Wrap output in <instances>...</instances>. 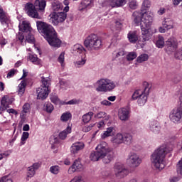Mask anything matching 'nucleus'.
<instances>
[{
	"mask_svg": "<svg viewBox=\"0 0 182 182\" xmlns=\"http://www.w3.org/2000/svg\"><path fill=\"white\" fill-rule=\"evenodd\" d=\"M127 0H108V4L112 8H120L126 5Z\"/></svg>",
	"mask_w": 182,
	"mask_h": 182,
	"instance_id": "obj_28",
	"label": "nucleus"
},
{
	"mask_svg": "<svg viewBox=\"0 0 182 182\" xmlns=\"http://www.w3.org/2000/svg\"><path fill=\"white\" fill-rule=\"evenodd\" d=\"M123 143L125 144H130L133 140V136L130 134H127L124 136L123 135Z\"/></svg>",
	"mask_w": 182,
	"mask_h": 182,
	"instance_id": "obj_48",
	"label": "nucleus"
},
{
	"mask_svg": "<svg viewBox=\"0 0 182 182\" xmlns=\"http://www.w3.org/2000/svg\"><path fill=\"white\" fill-rule=\"evenodd\" d=\"M113 55H114V57L115 58V59H117V58H120V56H124V51L121 50V51L117 52V53L114 52L113 53Z\"/></svg>",
	"mask_w": 182,
	"mask_h": 182,
	"instance_id": "obj_63",
	"label": "nucleus"
},
{
	"mask_svg": "<svg viewBox=\"0 0 182 182\" xmlns=\"http://www.w3.org/2000/svg\"><path fill=\"white\" fill-rule=\"evenodd\" d=\"M50 143L51 144V149H56V146L54 144H58V143H59V139L56 136H51Z\"/></svg>",
	"mask_w": 182,
	"mask_h": 182,
	"instance_id": "obj_51",
	"label": "nucleus"
},
{
	"mask_svg": "<svg viewBox=\"0 0 182 182\" xmlns=\"http://www.w3.org/2000/svg\"><path fill=\"white\" fill-rule=\"evenodd\" d=\"M100 105L101 106H107V107H110L112 106V102H110L109 100H104L100 102Z\"/></svg>",
	"mask_w": 182,
	"mask_h": 182,
	"instance_id": "obj_62",
	"label": "nucleus"
},
{
	"mask_svg": "<svg viewBox=\"0 0 182 182\" xmlns=\"http://www.w3.org/2000/svg\"><path fill=\"white\" fill-rule=\"evenodd\" d=\"M50 22L53 23L54 26H58L59 23H62L66 21V18L68 14L66 12L61 11V12H53L50 14Z\"/></svg>",
	"mask_w": 182,
	"mask_h": 182,
	"instance_id": "obj_10",
	"label": "nucleus"
},
{
	"mask_svg": "<svg viewBox=\"0 0 182 182\" xmlns=\"http://www.w3.org/2000/svg\"><path fill=\"white\" fill-rule=\"evenodd\" d=\"M118 117L122 122H127V120H129V117H130V111L127 108H120L118 110Z\"/></svg>",
	"mask_w": 182,
	"mask_h": 182,
	"instance_id": "obj_20",
	"label": "nucleus"
},
{
	"mask_svg": "<svg viewBox=\"0 0 182 182\" xmlns=\"http://www.w3.org/2000/svg\"><path fill=\"white\" fill-rule=\"evenodd\" d=\"M94 124L97 129H99V130H103V129L106 127V124L105 123V121H100Z\"/></svg>",
	"mask_w": 182,
	"mask_h": 182,
	"instance_id": "obj_54",
	"label": "nucleus"
},
{
	"mask_svg": "<svg viewBox=\"0 0 182 182\" xmlns=\"http://www.w3.org/2000/svg\"><path fill=\"white\" fill-rule=\"evenodd\" d=\"M35 6H38L40 11H43L46 7V1L45 0H36L34 6L32 3H27L25 5L24 10L27 15L31 18H36V19H41L39 14Z\"/></svg>",
	"mask_w": 182,
	"mask_h": 182,
	"instance_id": "obj_5",
	"label": "nucleus"
},
{
	"mask_svg": "<svg viewBox=\"0 0 182 182\" xmlns=\"http://www.w3.org/2000/svg\"><path fill=\"white\" fill-rule=\"evenodd\" d=\"M147 96L149 95L144 94L141 90H136L134 92L132 96V100H137L139 106H144L147 102Z\"/></svg>",
	"mask_w": 182,
	"mask_h": 182,
	"instance_id": "obj_12",
	"label": "nucleus"
},
{
	"mask_svg": "<svg viewBox=\"0 0 182 182\" xmlns=\"http://www.w3.org/2000/svg\"><path fill=\"white\" fill-rule=\"evenodd\" d=\"M44 107L47 113H52L55 109L53 105H52L50 102H46Z\"/></svg>",
	"mask_w": 182,
	"mask_h": 182,
	"instance_id": "obj_49",
	"label": "nucleus"
},
{
	"mask_svg": "<svg viewBox=\"0 0 182 182\" xmlns=\"http://www.w3.org/2000/svg\"><path fill=\"white\" fill-rule=\"evenodd\" d=\"M63 4L65 5L63 12H69V0H64Z\"/></svg>",
	"mask_w": 182,
	"mask_h": 182,
	"instance_id": "obj_60",
	"label": "nucleus"
},
{
	"mask_svg": "<svg viewBox=\"0 0 182 182\" xmlns=\"http://www.w3.org/2000/svg\"><path fill=\"white\" fill-rule=\"evenodd\" d=\"M50 172L51 173V174H54L56 175L58 173L60 172V166H58V165H54L50 167Z\"/></svg>",
	"mask_w": 182,
	"mask_h": 182,
	"instance_id": "obj_47",
	"label": "nucleus"
},
{
	"mask_svg": "<svg viewBox=\"0 0 182 182\" xmlns=\"http://www.w3.org/2000/svg\"><path fill=\"white\" fill-rule=\"evenodd\" d=\"M94 87L96 92L106 93L116 89V82L107 77H102L95 82Z\"/></svg>",
	"mask_w": 182,
	"mask_h": 182,
	"instance_id": "obj_4",
	"label": "nucleus"
},
{
	"mask_svg": "<svg viewBox=\"0 0 182 182\" xmlns=\"http://www.w3.org/2000/svg\"><path fill=\"white\" fill-rule=\"evenodd\" d=\"M19 31L21 32H31L32 31V28H31V24L29 23V21H23L20 22L18 25Z\"/></svg>",
	"mask_w": 182,
	"mask_h": 182,
	"instance_id": "obj_26",
	"label": "nucleus"
},
{
	"mask_svg": "<svg viewBox=\"0 0 182 182\" xmlns=\"http://www.w3.org/2000/svg\"><path fill=\"white\" fill-rule=\"evenodd\" d=\"M95 119H105V120H109L110 116L107 115L105 112L100 111L94 115Z\"/></svg>",
	"mask_w": 182,
	"mask_h": 182,
	"instance_id": "obj_38",
	"label": "nucleus"
},
{
	"mask_svg": "<svg viewBox=\"0 0 182 182\" xmlns=\"http://www.w3.org/2000/svg\"><path fill=\"white\" fill-rule=\"evenodd\" d=\"M6 113H8V117H12V116H11V113H12V114H18V112L14 109H6Z\"/></svg>",
	"mask_w": 182,
	"mask_h": 182,
	"instance_id": "obj_61",
	"label": "nucleus"
},
{
	"mask_svg": "<svg viewBox=\"0 0 182 182\" xmlns=\"http://www.w3.org/2000/svg\"><path fill=\"white\" fill-rule=\"evenodd\" d=\"M52 9L53 11H62L63 9V6L59 1L55 0L52 4Z\"/></svg>",
	"mask_w": 182,
	"mask_h": 182,
	"instance_id": "obj_40",
	"label": "nucleus"
},
{
	"mask_svg": "<svg viewBox=\"0 0 182 182\" xmlns=\"http://www.w3.org/2000/svg\"><path fill=\"white\" fill-rule=\"evenodd\" d=\"M50 100L53 103V105H56L57 106H63L64 101L60 100L56 93L53 92L50 95Z\"/></svg>",
	"mask_w": 182,
	"mask_h": 182,
	"instance_id": "obj_29",
	"label": "nucleus"
},
{
	"mask_svg": "<svg viewBox=\"0 0 182 182\" xmlns=\"http://www.w3.org/2000/svg\"><path fill=\"white\" fill-rule=\"evenodd\" d=\"M149 60V55L146 53L141 54L136 58L137 63H143V62H147Z\"/></svg>",
	"mask_w": 182,
	"mask_h": 182,
	"instance_id": "obj_43",
	"label": "nucleus"
},
{
	"mask_svg": "<svg viewBox=\"0 0 182 182\" xmlns=\"http://www.w3.org/2000/svg\"><path fill=\"white\" fill-rule=\"evenodd\" d=\"M0 182H14L9 176H4L0 178Z\"/></svg>",
	"mask_w": 182,
	"mask_h": 182,
	"instance_id": "obj_58",
	"label": "nucleus"
},
{
	"mask_svg": "<svg viewBox=\"0 0 182 182\" xmlns=\"http://www.w3.org/2000/svg\"><path fill=\"white\" fill-rule=\"evenodd\" d=\"M128 6L130 9H137L139 8V3L136 0H130L128 2Z\"/></svg>",
	"mask_w": 182,
	"mask_h": 182,
	"instance_id": "obj_46",
	"label": "nucleus"
},
{
	"mask_svg": "<svg viewBox=\"0 0 182 182\" xmlns=\"http://www.w3.org/2000/svg\"><path fill=\"white\" fill-rule=\"evenodd\" d=\"M18 93L20 96H22L25 93V89L26 87V80H23L18 87Z\"/></svg>",
	"mask_w": 182,
	"mask_h": 182,
	"instance_id": "obj_37",
	"label": "nucleus"
},
{
	"mask_svg": "<svg viewBox=\"0 0 182 182\" xmlns=\"http://www.w3.org/2000/svg\"><path fill=\"white\" fill-rule=\"evenodd\" d=\"M42 85L38 87L37 92V99L45 100L49 96V90L50 87V78L48 77H41Z\"/></svg>",
	"mask_w": 182,
	"mask_h": 182,
	"instance_id": "obj_7",
	"label": "nucleus"
},
{
	"mask_svg": "<svg viewBox=\"0 0 182 182\" xmlns=\"http://www.w3.org/2000/svg\"><path fill=\"white\" fill-rule=\"evenodd\" d=\"M87 60L86 58V53L85 54H81L80 55H75V60L74 65L75 68H82L86 65V61Z\"/></svg>",
	"mask_w": 182,
	"mask_h": 182,
	"instance_id": "obj_18",
	"label": "nucleus"
},
{
	"mask_svg": "<svg viewBox=\"0 0 182 182\" xmlns=\"http://www.w3.org/2000/svg\"><path fill=\"white\" fill-rule=\"evenodd\" d=\"M0 22L1 25H5L6 26H8V23H9V18L2 9H0Z\"/></svg>",
	"mask_w": 182,
	"mask_h": 182,
	"instance_id": "obj_32",
	"label": "nucleus"
},
{
	"mask_svg": "<svg viewBox=\"0 0 182 182\" xmlns=\"http://www.w3.org/2000/svg\"><path fill=\"white\" fill-rule=\"evenodd\" d=\"M36 27L39 33H41L45 38L50 33H54L55 32V28H53L51 25H49L42 21H36Z\"/></svg>",
	"mask_w": 182,
	"mask_h": 182,
	"instance_id": "obj_9",
	"label": "nucleus"
},
{
	"mask_svg": "<svg viewBox=\"0 0 182 182\" xmlns=\"http://www.w3.org/2000/svg\"><path fill=\"white\" fill-rule=\"evenodd\" d=\"M166 14V8L161 7L158 11V14L159 15H164Z\"/></svg>",
	"mask_w": 182,
	"mask_h": 182,
	"instance_id": "obj_64",
	"label": "nucleus"
},
{
	"mask_svg": "<svg viewBox=\"0 0 182 182\" xmlns=\"http://www.w3.org/2000/svg\"><path fill=\"white\" fill-rule=\"evenodd\" d=\"M84 45L88 50H97L103 46V41L97 35L91 34L85 38Z\"/></svg>",
	"mask_w": 182,
	"mask_h": 182,
	"instance_id": "obj_6",
	"label": "nucleus"
},
{
	"mask_svg": "<svg viewBox=\"0 0 182 182\" xmlns=\"http://www.w3.org/2000/svg\"><path fill=\"white\" fill-rule=\"evenodd\" d=\"M151 6L149 0H143L141 12L134 11L132 14V21L135 25L139 26L141 31L142 38L139 39V42H142L143 45L150 39V27L154 21V14L150 11H147Z\"/></svg>",
	"mask_w": 182,
	"mask_h": 182,
	"instance_id": "obj_1",
	"label": "nucleus"
},
{
	"mask_svg": "<svg viewBox=\"0 0 182 182\" xmlns=\"http://www.w3.org/2000/svg\"><path fill=\"white\" fill-rule=\"evenodd\" d=\"M14 102V98H9L8 95H5L2 97L1 100V106H0V110L1 112H4V110H6L8 107H9V105H11Z\"/></svg>",
	"mask_w": 182,
	"mask_h": 182,
	"instance_id": "obj_19",
	"label": "nucleus"
},
{
	"mask_svg": "<svg viewBox=\"0 0 182 182\" xmlns=\"http://www.w3.org/2000/svg\"><path fill=\"white\" fill-rule=\"evenodd\" d=\"M16 39L17 41H19L23 46H24V45H26V41H25V36H23V33L22 32H18L17 33Z\"/></svg>",
	"mask_w": 182,
	"mask_h": 182,
	"instance_id": "obj_44",
	"label": "nucleus"
},
{
	"mask_svg": "<svg viewBox=\"0 0 182 182\" xmlns=\"http://www.w3.org/2000/svg\"><path fill=\"white\" fill-rule=\"evenodd\" d=\"M114 134V128L113 127H109L106 129L103 133L101 134V139L105 140V139H107V137H110Z\"/></svg>",
	"mask_w": 182,
	"mask_h": 182,
	"instance_id": "obj_30",
	"label": "nucleus"
},
{
	"mask_svg": "<svg viewBox=\"0 0 182 182\" xmlns=\"http://www.w3.org/2000/svg\"><path fill=\"white\" fill-rule=\"evenodd\" d=\"M31 112V105L28 103L25 104L23 106V110L21 111V117H23L26 113H29Z\"/></svg>",
	"mask_w": 182,
	"mask_h": 182,
	"instance_id": "obj_45",
	"label": "nucleus"
},
{
	"mask_svg": "<svg viewBox=\"0 0 182 182\" xmlns=\"http://www.w3.org/2000/svg\"><path fill=\"white\" fill-rule=\"evenodd\" d=\"M161 127H160V124L157 121H151L149 122V130L154 133V134H159L160 133V129Z\"/></svg>",
	"mask_w": 182,
	"mask_h": 182,
	"instance_id": "obj_24",
	"label": "nucleus"
},
{
	"mask_svg": "<svg viewBox=\"0 0 182 182\" xmlns=\"http://www.w3.org/2000/svg\"><path fill=\"white\" fill-rule=\"evenodd\" d=\"M79 105V100L76 99H73L68 102L64 101L63 105Z\"/></svg>",
	"mask_w": 182,
	"mask_h": 182,
	"instance_id": "obj_59",
	"label": "nucleus"
},
{
	"mask_svg": "<svg viewBox=\"0 0 182 182\" xmlns=\"http://www.w3.org/2000/svg\"><path fill=\"white\" fill-rule=\"evenodd\" d=\"M174 58H176V59H178L179 60H182V48L175 51Z\"/></svg>",
	"mask_w": 182,
	"mask_h": 182,
	"instance_id": "obj_56",
	"label": "nucleus"
},
{
	"mask_svg": "<svg viewBox=\"0 0 182 182\" xmlns=\"http://www.w3.org/2000/svg\"><path fill=\"white\" fill-rule=\"evenodd\" d=\"M93 114H94L93 112H89L85 114L84 115H82V121L83 122V123H89V122L92 120V117H93Z\"/></svg>",
	"mask_w": 182,
	"mask_h": 182,
	"instance_id": "obj_41",
	"label": "nucleus"
},
{
	"mask_svg": "<svg viewBox=\"0 0 182 182\" xmlns=\"http://www.w3.org/2000/svg\"><path fill=\"white\" fill-rule=\"evenodd\" d=\"M96 151L92 152L90 156L92 161H99L102 159L107 157V154L112 151V148L109 146V144L102 141L95 148Z\"/></svg>",
	"mask_w": 182,
	"mask_h": 182,
	"instance_id": "obj_3",
	"label": "nucleus"
},
{
	"mask_svg": "<svg viewBox=\"0 0 182 182\" xmlns=\"http://www.w3.org/2000/svg\"><path fill=\"white\" fill-rule=\"evenodd\" d=\"M166 43L168 50L173 51L175 50V49H177V40H176L173 37L168 38Z\"/></svg>",
	"mask_w": 182,
	"mask_h": 182,
	"instance_id": "obj_27",
	"label": "nucleus"
},
{
	"mask_svg": "<svg viewBox=\"0 0 182 182\" xmlns=\"http://www.w3.org/2000/svg\"><path fill=\"white\" fill-rule=\"evenodd\" d=\"M58 62L62 67L65 66V53H61L58 58Z\"/></svg>",
	"mask_w": 182,
	"mask_h": 182,
	"instance_id": "obj_53",
	"label": "nucleus"
},
{
	"mask_svg": "<svg viewBox=\"0 0 182 182\" xmlns=\"http://www.w3.org/2000/svg\"><path fill=\"white\" fill-rule=\"evenodd\" d=\"M72 53H73L75 56L83 55L86 53V49H85V47L80 44H75L72 48Z\"/></svg>",
	"mask_w": 182,
	"mask_h": 182,
	"instance_id": "obj_22",
	"label": "nucleus"
},
{
	"mask_svg": "<svg viewBox=\"0 0 182 182\" xmlns=\"http://www.w3.org/2000/svg\"><path fill=\"white\" fill-rule=\"evenodd\" d=\"M123 134L119 132L111 138V143H112L114 146H119L123 144Z\"/></svg>",
	"mask_w": 182,
	"mask_h": 182,
	"instance_id": "obj_25",
	"label": "nucleus"
},
{
	"mask_svg": "<svg viewBox=\"0 0 182 182\" xmlns=\"http://www.w3.org/2000/svg\"><path fill=\"white\" fill-rule=\"evenodd\" d=\"M60 119L61 122H69V120L72 119V114L69 112H65L62 114Z\"/></svg>",
	"mask_w": 182,
	"mask_h": 182,
	"instance_id": "obj_42",
	"label": "nucleus"
},
{
	"mask_svg": "<svg viewBox=\"0 0 182 182\" xmlns=\"http://www.w3.org/2000/svg\"><path fill=\"white\" fill-rule=\"evenodd\" d=\"M39 167H41V164L38 162L34 163L33 165L29 166L27 168V177L28 178H32V177H33V176H35L36 173V170H38Z\"/></svg>",
	"mask_w": 182,
	"mask_h": 182,
	"instance_id": "obj_21",
	"label": "nucleus"
},
{
	"mask_svg": "<svg viewBox=\"0 0 182 182\" xmlns=\"http://www.w3.org/2000/svg\"><path fill=\"white\" fill-rule=\"evenodd\" d=\"M85 149V143L82 141H77L73 143L70 148V151L72 156H76L79 151H82Z\"/></svg>",
	"mask_w": 182,
	"mask_h": 182,
	"instance_id": "obj_15",
	"label": "nucleus"
},
{
	"mask_svg": "<svg viewBox=\"0 0 182 182\" xmlns=\"http://www.w3.org/2000/svg\"><path fill=\"white\" fill-rule=\"evenodd\" d=\"M137 58V53L136 52H130L127 55V60H134Z\"/></svg>",
	"mask_w": 182,
	"mask_h": 182,
	"instance_id": "obj_55",
	"label": "nucleus"
},
{
	"mask_svg": "<svg viewBox=\"0 0 182 182\" xmlns=\"http://www.w3.org/2000/svg\"><path fill=\"white\" fill-rule=\"evenodd\" d=\"M95 2V0H83L81 2V6L80 11H83V9H90V8H92L93 6V4Z\"/></svg>",
	"mask_w": 182,
	"mask_h": 182,
	"instance_id": "obj_34",
	"label": "nucleus"
},
{
	"mask_svg": "<svg viewBox=\"0 0 182 182\" xmlns=\"http://www.w3.org/2000/svg\"><path fill=\"white\" fill-rule=\"evenodd\" d=\"M127 38L130 43H136L139 41V36H137V31H129L127 34Z\"/></svg>",
	"mask_w": 182,
	"mask_h": 182,
	"instance_id": "obj_33",
	"label": "nucleus"
},
{
	"mask_svg": "<svg viewBox=\"0 0 182 182\" xmlns=\"http://www.w3.org/2000/svg\"><path fill=\"white\" fill-rule=\"evenodd\" d=\"M45 39L48 42L50 46L53 48H60V45H62V41L56 36V31L55 30L53 33H50Z\"/></svg>",
	"mask_w": 182,
	"mask_h": 182,
	"instance_id": "obj_13",
	"label": "nucleus"
},
{
	"mask_svg": "<svg viewBox=\"0 0 182 182\" xmlns=\"http://www.w3.org/2000/svg\"><path fill=\"white\" fill-rule=\"evenodd\" d=\"M143 87L144 90H141L144 94L149 95L150 93V90H151V83L144 81L143 82Z\"/></svg>",
	"mask_w": 182,
	"mask_h": 182,
	"instance_id": "obj_39",
	"label": "nucleus"
},
{
	"mask_svg": "<svg viewBox=\"0 0 182 182\" xmlns=\"http://www.w3.org/2000/svg\"><path fill=\"white\" fill-rule=\"evenodd\" d=\"M179 103L180 107L173 109L168 115L170 122L174 124H180L182 122V90L179 91Z\"/></svg>",
	"mask_w": 182,
	"mask_h": 182,
	"instance_id": "obj_8",
	"label": "nucleus"
},
{
	"mask_svg": "<svg viewBox=\"0 0 182 182\" xmlns=\"http://www.w3.org/2000/svg\"><path fill=\"white\" fill-rule=\"evenodd\" d=\"M82 170H83V165L80 162V160L77 159L68 168V174H73V173H76L77 171H82Z\"/></svg>",
	"mask_w": 182,
	"mask_h": 182,
	"instance_id": "obj_16",
	"label": "nucleus"
},
{
	"mask_svg": "<svg viewBox=\"0 0 182 182\" xmlns=\"http://www.w3.org/2000/svg\"><path fill=\"white\" fill-rule=\"evenodd\" d=\"M26 41L28 43H32L33 48H34L37 52H39V48L35 46V37L31 34V32H28V35L26 36Z\"/></svg>",
	"mask_w": 182,
	"mask_h": 182,
	"instance_id": "obj_35",
	"label": "nucleus"
},
{
	"mask_svg": "<svg viewBox=\"0 0 182 182\" xmlns=\"http://www.w3.org/2000/svg\"><path fill=\"white\" fill-rule=\"evenodd\" d=\"M114 171L116 177H119V178H123L129 174V169H127L124 165L122 164H117L114 166Z\"/></svg>",
	"mask_w": 182,
	"mask_h": 182,
	"instance_id": "obj_14",
	"label": "nucleus"
},
{
	"mask_svg": "<svg viewBox=\"0 0 182 182\" xmlns=\"http://www.w3.org/2000/svg\"><path fill=\"white\" fill-rule=\"evenodd\" d=\"M70 133H72V125H68L66 129L59 133L58 137L61 140H65L68 137V134H70Z\"/></svg>",
	"mask_w": 182,
	"mask_h": 182,
	"instance_id": "obj_31",
	"label": "nucleus"
},
{
	"mask_svg": "<svg viewBox=\"0 0 182 182\" xmlns=\"http://www.w3.org/2000/svg\"><path fill=\"white\" fill-rule=\"evenodd\" d=\"M173 151V148L170 146H162L156 149L151 156V161L152 166L155 167L156 170L161 171L164 168V158L167 153Z\"/></svg>",
	"mask_w": 182,
	"mask_h": 182,
	"instance_id": "obj_2",
	"label": "nucleus"
},
{
	"mask_svg": "<svg viewBox=\"0 0 182 182\" xmlns=\"http://www.w3.org/2000/svg\"><path fill=\"white\" fill-rule=\"evenodd\" d=\"M93 127H95V124H90V125L85 126L82 127V132H84V133H87L88 132H90Z\"/></svg>",
	"mask_w": 182,
	"mask_h": 182,
	"instance_id": "obj_57",
	"label": "nucleus"
},
{
	"mask_svg": "<svg viewBox=\"0 0 182 182\" xmlns=\"http://www.w3.org/2000/svg\"><path fill=\"white\" fill-rule=\"evenodd\" d=\"M28 62H31L33 65H36L37 66H41L42 60L38 58L36 54L28 53L27 55Z\"/></svg>",
	"mask_w": 182,
	"mask_h": 182,
	"instance_id": "obj_23",
	"label": "nucleus"
},
{
	"mask_svg": "<svg viewBox=\"0 0 182 182\" xmlns=\"http://www.w3.org/2000/svg\"><path fill=\"white\" fill-rule=\"evenodd\" d=\"M127 163L132 167V168H137L141 164V158L140 155L136 152H130L128 155Z\"/></svg>",
	"mask_w": 182,
	"mask_h": 182,
	"instance_id": "obj_11",
	"label": "nucleus"
},
{
	"mask_svg": "<svg viewBox=\"0 0 182 182\" xmlns=\"http://www.w3.org/2000/svg\"><path fill=\"white\" fill-rule=\"evenodd\" d=\"M29 139V132H24L22 134L21 139V145L23 146L26 140Z\"/></svg>",
	"mask_w": 182,
	"mask_h": 182,
	"instance_id": "obj_50",
	"label": "nucleus"
},
{
	"mask_svg": "<svg viewBox=\"0 0 182 182\" xmlns=\"http://www.w3.org/2000/svg\"><path fill=\"white\" fill-rule=\"evenodd\" d=\"M11 153H12V151H11L0 150V161L3 160V159H4V157H8V156H11Z\"/></svg>",
	"mask_w": 182,
	"mask_h": 182,
	"instance_id": "obj_52",
	"label": "nucleus"
},
{
	"mask_svg": "<svg viewBox=\"0 0 182 182\" xmlns=\"http://www.w3.org/2000/svg\"><path fill=\"white\" fill-rule=\"evenodd\" d=\"M161 26L166 28V31H170V29H174V28H176V23L173 18L170 17H165L161 21Z\"/></svg>",
	"mask_w": 182,
	"mask_h": 182,
	"instance_id": "obj_17",
	"label": "nucleus"
},
{
	"mask_svg": "<svg viewBox=\"0 0 182 182\" xmlns=\"http://www.w3.org/2000/svg\"><path fill=\"white\" fill-rule=\"evenodd\" d=\"M155 45L156 48H159V49H163L165 45L164 37L159 36L156 40Z\"/></svg>",
	"mask_w": 182,
	"mask_h": 182,
	"instance_id": "obj_36",
	"label": "nucleus"
}]
</instances>
